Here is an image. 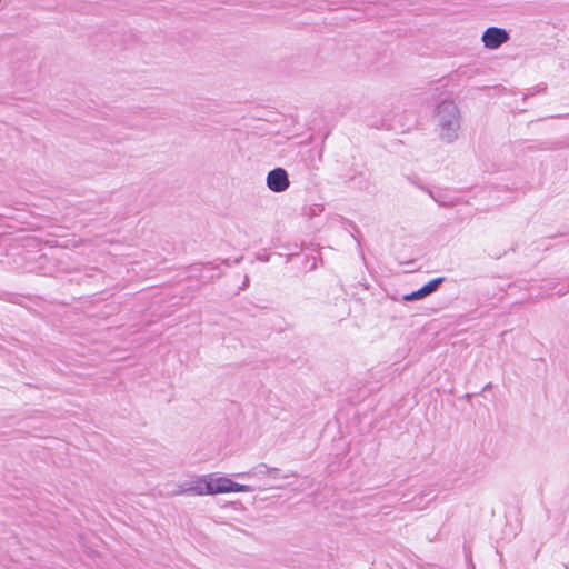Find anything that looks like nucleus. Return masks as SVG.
<instances>
[{"label":"nucleus","mask_w":569,"mask_h":569,"mask_svg":"<svg viewBox=\"0 0 569 569\" xmlns=\"http://www.w3.org/2000/svg\"><path fill=\"white\" fill-rule=\"evenodd\" d=\"M433 118L440 139L447 143L453 142L460 129V111L457 104L451 100L441 101Z\"/></svg>","instance_id":"f257e3e1"},{"label":"nucleus","mask_w":569,"mask_h":569,"mask_svg":"<svg viewBox=\"0 0 569 569\" xmlns=\"http://www.w3.org/2000/svg\"><path fill=\"white\" fill-rule=\"evenodd\" d=\"M251 491L252 488L250 486L234 482L227 476L218 472L207 473V496Z\"/></svg>","instance_id":"f03ea898"},{"label":"nucleus","mask_w":569,"mask_h":569,"mask_svg":"<svg viewBox=\"0 0 569 569\" xmlns=\"http://www.w3.org/2000/svg\"><path fill=\"white\" fill-rule=\"evenodd\" d=\"M207 496V475L193 476L178 486L176 495Z\"/></svg>","instance_id":"7ed1b4c3"},{"label":"nucleus","mask_w":569,"mask_h":569,"mask_svg":"<svg viewBox=\"0 0 569 569\" xmlns=\"http://www.w3.org/2000/svg\"><path fill=\"white\" fill-rule=\"evenodd\" d=\"M509 40V33L498 27H489L485 30L481 41L487 49L495 50Z\"/></svg>","instance_id":"20e7f679"},{"label":"nucleus","mask_w":569,"mask_h":569,"mask_svg":"<svg viewBox=\"0 0 569 569\" xmlns=\"http://www.w3.org/2000/svg\"><path fill=\"white\" fill-rule=\"evenodd\" d=\"M267 187L273 192H283L289 188L288 173L282 168H276L267 174Z\"/></svg>","instance_id":"39448f33"},{"label":"nucleus","mask_w":569,"mask_h":569,"mask_svg":"<svg viewBox=\"0 0 569 569\" xmlns=\"http://www.w3.org/2000/svg\"><path fill=\"white\" fill-rule=\"evenodd\" d=\"M443 281V278L440 277V278H436V279H432L430 280L429 282H427L423 287H421L419 290L417 291H413L409 295H406L403 297V299L406 301H413V300H419V299H422L425 298L426 296L432 293L438 287L439 284Z\"/></svg>","instance_id":"423d86ee"},{"label":"nucleus","mask_w":569,"mask_h":569,"mask_svg":"<svg viewBox=\"0 0 569 569\" xmlns=\"http://www.w3.org/2000/svg\"><path fill=\"white\" fill-rule=\"evenodd\" d=\"M279 469L277 468H270L266 465H260L254 469L256 476H269V473H278Z\"/></svg>","instance_id":"0eeeda50"},{"label":"nucleus","mask_w":569,"mask_h":569,"mask_svg":"<svg viewBox=\"0 0 569 569\" xmlns=\"http://www.w3.org/2000/svg\"><path fill=\"white\" fill-rule=\"evenodd\" d=\"M269 476L273 479H277L280 477V471L278 473H269Z\"/></svg>","instance_id":"6e6552de"}]
</instances>
